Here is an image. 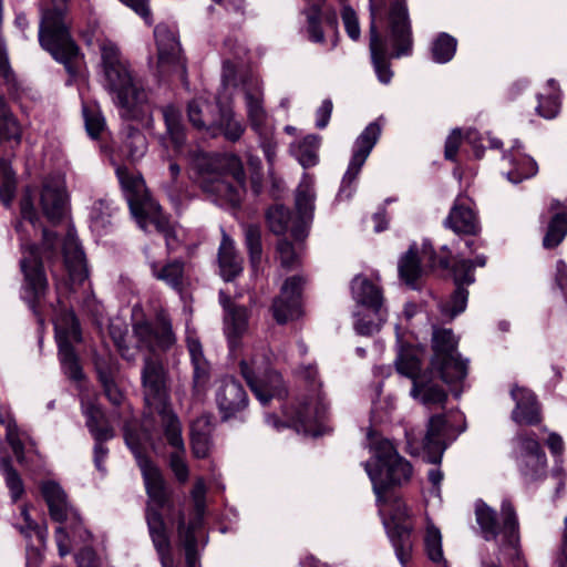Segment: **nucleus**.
<instances>
[{
    "mask_svg": "<svg viewBox=\"0 0 567 567\" xmlns=\"http://www.w3.org/2000/svg\"><path fill=\"white\" fill-rule=\"evenodd\" d=\"M424 550L427 558L434 564L444 563V566L447 567V561L444 559L443 548H442V535L437 527L431 525L425 530L424 536Z\"/></svg>",
    "mask_w": 567,
    "mask_h": 567,
    "instance_id": "53",
    "label": "nucleus"
},
{
    "mask_svg": "<svg viewBox=\"0 0 567 567\" xmlns=\"http://www.w3.org/2000/svg\"><path fill=\"white\" fill-rule=\"evenodd\" d=\"M17 193V176L12 168H4V175L0 179V202L10 207Z\"/></svg>",
    "mask_w": 567,
    "mask_h": 567,
    "instance_id": "62",
    "label": "nucleus"
},
{
    "mask_svg": "<svg viewBox=\"0 0 567 567\" xmlns=\"http://www.w3.org/2000/svg\"><path fill=\"white\" fill-rule=\"evenodd\" d=\"M124 440L141 470L150 503L161 507H173L174 492L166 482L162 470L146 454L138 432L125 430Z\"/></svg>",
    "mask_w": 567,
    "mask_h": 567,
    "instance_id": "7",
    "label": "nucleus"
},
{
    "mask_svg": "<svg viewBox=\"0 0 567 567\" xmlns=\"http://www.w3.org/2000/svg\"><path fill=\"white\" fill-rule=\"evenodd\" d=\"M259 138V145L262 150L266 161L272 165L277 155V141L275 138V130L272 126L254 131Z\"/></svg>",
    "mask_w": 567,
    "mask_h": 567,
    "instance_id": "61",
    "label": "nucleus"
},
{
    "mask_svg": "<svg viewBox=\"0 0 567 567\" xmlns=\"http://www.w3.org/2000/svg\"><path fill=\"white\" fill-rule=\"evenodd\" d=\"M457 349L458 339L451 328L433 327L427 368L447 385L462 384L468 373V361Z\"/></svg>",
    "mask_w": 567,
    "mask_h": 567,
    "instance_id": "6",
    "label": "nucleus"
},
{
    "mask_svg": "<svg viewBox=\"0 0 567 567\" xmlns=\"http://www.w3.org/2000/svg\"><path fill=\"white\" fill-rule=\"evenodd\" d=\"M165 125L174 151L176 153H182L186 143V128L179 116L166 113Z\"/></svg>",
    "mask_w": 567,
    "mask_h": 567,
    "instance_id": "57",
    "label": "nucleus"
},
{
    "mask_svg": "<svg viewBox=\"0 0 567 567\" xmlns=\"http://www.w3.org/2000/svg\"><path fill=\"white\" fill-rule=\"evenodd\" d=\"M517 447L514 452L515 460L519 457L538 456L545 453L534 431H522L516 435Z\"/></svg>",
    "mask_w": 567,
    "mask_h": 567,
    "instance_id": "51",
    "label": "nucleus"
},
{
    "mask_svg": "<svg viewBox=\"0 0 567 567\" xmlns=\"http://www.w3.org/2000/svg\"><path fill=\"white\" fill-rule=\"evenodd\" d=\"M295 205L298 217L312 218L315 210V194L309 186H298L296 190Z\"/></svg>",
    "mask_w": 567,
    "mask_h": 567,
    "instance_id": "59",
    "label": "nucleus"
},
{
    "mask_svg": "<svg viewBox=\"0 0 567 567\" xmlns=\"http://www.w3.org/2000/svg\"><path fill=\"white\" fill-rule=\"evenodd\" d=\"M547 87L549 92L547 94H537V106L536 112L539 116L546 120L555 118L560 111V89L559 84L555 79L547 81Z\"/></svg>",
    "mask_w": 567,
    "mask_h": 567,
    "instance_id": "39",
    "label": "nucleus"
},
{
    "mask_svg": "<svg viewBox=\"0 0 567 567\" xmlns=\"http://www.w3.org/2000/svg\"><path fill=\"white\" fill-rule=\"evenodd\" d=\"M240 371L256 399L266 406L275 396L274 391L267 383L257 379L245 361L240 362Z\"/></svg>",
    "mask_w": 567,
    "mask_h": 567,
    "instance_id": "50",
    "label": "nucleus"
},
{
    "mask_svg": "<svg viewBox=\"0 0 567 567\" xmlns=\"http://www.w3.org/2000/svg\"><path fill=\"white\" fill-rule=\"evenodd\" d=\"M20 267L24 278V289L29 295V307L35 310L49 288L43 258L37 246L30 248L29 257L20 260Z\"/></svg>",
    "mask_w": 567,
    "mask_h": 567,
    "instance_id": "11",
    "label": "nucleus"
},
{
    "mask_svg": "<svg viewBox=\"0 0 567 567\" xmlns=\"http://www.w3.org/2000/svg\"><path fill=\"white\" fill-rule=\"evenodd\" d=\"M22 131L17 117L9 110L7 103L0 100V145L10 144L12 148L21 143Z\"/></svg>",
    "mask_w": 567,
    "mask_h": 567,
    "instance_id": "35",
    "label": "nucleus"
},
{
    "mask_svg": "<svg viewBox=\"0 0 567 567\" xmlns=\"http://www.w3.org/2000/svg\"><path fill=\"white\" fill-rule=\"evenodd\" d=\"M389 31L395 41L394 56H410L413 52L412 24L406 0H392L388 13Z\"/></svg>",
    "mask_w": 567,
    "mask_h": 567,
    "instance_id": "13",
    "label": "nucleus"
},
{
    "mask_svg": "<svg viewBox=\"0 0 567 567\" xmlns=\"http://www.w3.org/2000/svg\"><path fill=\"white\" fill-rule=\"evenodd\" d=\"M41 494L45 501L52 520L63 524L68 519L66 494L55 481H47L41 485Z\"/></svg>",
    "mask_w": 567,
    "mask_h": 567,
    "instance_id": "31",
    "label": "nucleus"
},
{
    "mask_svg": "<svg viewBox=\"0 0 567 567\" xmlns=\"http://www.w3.org/2000/svg\"><path fill=\"white\" fill-rule=\"evenodd\" d=\"M153 276L161 281H164L174 290L181 292L184 288V272L185 262L181 259H173L165 264L162 268H157L154 262L151 266Z\"/></svg>",
    "mask_w": 567,
    "mask_h": 567,
    "instance_id": "38",
    "label": "nucleus"
},
{
    "mask_svg": "<svg viewBox=\"0 0 567 567\" xmlns=\"http://www.w3.org/2000/svg\"><path fill=\"white\" fill-rule=\"evenodd\" d=\"M351 289L358 303L378 313L383 305L382 289L368 278L357 276Z\"/></svg>",
    "mask_w": 567,
    "mask_h": 567,
    "instance_id": "32",
    "label": "nucleus"
},
{
    "mask_svg": "<svg viewBox=\"0 0 567 567\" xmlns=\"http://www.w3.org/2000/svg\"><path fill=\"white\" fill-rule=\"evenodd\" d=\"M421 360L408 342L401 343L395 359V369L399 374L414 380H419L422 375Z\"/></svg>",
    "mask_w": 567,
    "mask_h": 567,
    "instance_id": "37",
    "label": "nucleus"
},
{
    "mask_svg": "<svg viewBox=\"0 0 567 567\" xmlns=\"http://www.w3.org/2000/svg\"><path fill=\"white\" fill-rule=\"evenodd\" d=\"M320 142L321 137L319 135L309 134L299 142L295 150V156L305 169L311 168L318 164V148Z\"/></svg>",
    "mask_w": 567,
    "mask_h": 567,
    "instance_id": "46",
    "label": "nucleus"
},
{
    "mask_svg": "<svg viewBox=\"0 0 567 567\" xmlns=\"http://www.w3.org/2000/svg\"><path fill=\"white\" fill-rule=\"evenodd\" d=\"M141 214L132 216L142 229H146L147 225L152 224L165 239L175 238V230L169 216L164 213L162 206L154 198L141 207Z\"/></svg>",
    "mask_w": 567,
    "mask_h": 567,
    "instance_id": "28",
    "label": "nucleus"
},
{
    "mask_svg": "<svg viewBox=\"0 0 567 567\" xmlns=\"http://www.w3.org/2000/svg\"><path fill=\"white\" fill-rule=\"evenodd\" d=\"M206 109L214 111L209 124V135L212 137L221 135L233 143L240 140L245 132V126L241 122L235 120V114L230 107L217 102L214 105H206Z\"/></svg>",
    "mask_w": 567,
    "mask_h": 567,
    "instance_id": "23",
    "label": "nucleus"
},
{
    "mask_svg": "<svg viewBox=\"0 0 567 567\" xmlns=\"http://www.w3.org/2000/svg\"><path fill=\"white\" fill-rule=\"evenodd\" d=\"M217 260L220 276L226 282L234 281L244 270L243 259L238 256L235 241L225 233L218 248Z\"/></svg>",
    "mask_w": 567,
    "mask_h": 567,
    "instance_id": "29",
    "label": "nucleus"
},
{
    "mask_svg": "<svg viewBox=\"0 0 567 567\" xmlns=\"http://www.w3.org/2000/svg\"><path fill=\"white\" fill-rule=\"evenodd\" d=\"M62 322L64 324L63 328L59 329L58 327H55V339L58 340L59 336H64L65 331H68L69 340L71 337L76 343L82 342L83 337L81 323L73 309L66 310L63 313Z\"/></svg>",
    "mask_w": 567,
    "mask_h": 567,
    "instance_id": "60",
    "label": "nucleus"
},
{
    "mask_svg": "<svg viewBox=\"0 0 567 567\" xmlns=\"http://www.w3.org/2000/svg\"><path fill=\"white\" fill-rule=\"evenodd\" d=\"M141 381L145 405L159 416L168 445L184 452L183 426L179 416L173 410L167 370L161 361L146 358Z\"/></svg>",
    "mask_w": 567,
    "mask_h": 567,
    "instance_id": "2",
    "label": "nucleus"
},
{
    "mask_svg": "<svg viewBox=\"0 0 567 567\" xmlns=\"http://www.w3.org/2000/svg\"><path fill=\"white\" fill-rule=\"evenodd\" d=\"M245 100L247 105V116L251 130L259 131L268 127L267 113L264 109L262 100L250 91L245 93Z\"/></svg>",
    "mask_w": 567,
    "mask_h": 567,
    "instance_id": "48",
    "label": "nucleus"
},
{
    "mask_svg": "<svg viewBox=\"0 0 567 567\" xmlns=\"http://www.w3.org/2000/svg\"><path fill=\"white\" fill-rule=\"evenodd\" d=\"M83 414L86 419V427L94 440L93 463L101 473H106L105 461L109 457L110 450L105 442L115 436L113 426L107 422L104 410L96 403H89Z\"/></svg>",
    "mask_w": 567,
    "mask_h": 567,
    "instance_id": "9",
    "label": "nucleus"
},
{
    "mask_svg": "<svg viewBox=\"0 0 567 567\" xmlns=\"http://www.w3.org/2000/svg\"><path fill=\"white\" fill-rule=\"evenodd\" d=\"M83 116L87 135L92 140H100L106 130L105 118L102 113L99 110L84 106Z\"/></svg>",
    "mask_w": 567,
    "mask_h": 567,
    "instance_id": "58",
    "label": "nucleus"
},
{
    "mask_svg": "<svg viewBox=\"0 0 567 567\" xmlns=\"http://www.w3.org/2000/svg\"><path fill=\"white\" fill-rule=\"evenodd\" d=\"M63 264L68 272L64 282L69 292L75 291V286L82 287L89 279V267L83 247L76 239H68L63 246Z\"/></svg>",
    "mask_w": 567,
    "mask_h": 567,
    "instance_id": "21",
    "label": "nucleus"
},
{
    "mask_svg": "<svg viewBox=\"0 0 567 567\" xmlns=\"http://www.w3.org/2000/svg\"><path fill=\"white\" fill-rule=\"evenodd\" d=\"M457 39L446 32H440L431 44V59L437 64L449 63L457 50Z\"/></svg>",
    "mask_w": 567,
    "mask_h": 567,
    "instance_id": "43",
    "label": "nucleus"
},
{
    "mask_svg": "<svg viewBox=\"0 0 567 567\" xmlns=\"http://www.w3.org/2000/svg\"><path fill=\"white\" fill-rule=\"evenodd\" d=\"M174 508V504L173 507H161L150 503L145 513L150 536L159 556L162 567H175L172 556L171 539L162 514L163 509L173 511Z\"/></svg>",
    "mask_w": 567,
    "mask_h": 567,
    "instance_id": "15",
    "label": "nucleus"
},
{
    "mask_svg": "<svg viewBox=\"0 0 567 567\" xmlns=\"http://www.w3.org/2000/svg\"><path fill=\"white\" fill-rule=\"evenodd\" d=\"M245 244L248 251L249 262L254 271L261 265L262 243L261 231L258 225L249 224L245 229Z\"/></svg>",
    "mask_w": 567,
    "mask_h": 567,
    "instance_id": "47",
    "label": "nucleus"
},
{
    "mask_svg": "<svg viewBox=\"0 0 567 567\" xmlns=\"http://www.w3.org/2000/svg\"><path fill=\"white\" fill-rule=\"evenodd\" d=\"M265 220L269 230L277 235H285L292 221V212L284 204L270 205L265 212Z\"/></svg>",
    "mask_w": 567,
    "mask_h": 567,
    "instance_id": "42",
    "label": "nucleus"
},
{
    "mask_svg": "<svg viewBox=\"0 0 567 567\" xmlns=\"http://www.w3.org/2000/svg\"><path fill=\"white\" fill-rule=\"evenodd\" d=\"M104 85L115 96L116 104L124 111V116L137 120L141 116L140 104L144 92L134 81L128 65L123 62L116 50L102 51Z\"/></svg>",
    "mask_w": 567,
    "mask_h": 567,
    "instance_id": "5",
    "label": "nucleus"
},
{
    "mask_svg": "<svg viewBox=\"0 0 567 567\" xmlns=\"http://www.w3.org/2000/svg\"><path fill=\"white\" fill-rule=\"evenodd\" d=\"M439 375L436 372L430 371L426 368L419 380H414L411 395L415 399L421 396V402L424 405L442 404L447 401V392L437 383L434 382Z\"/></svg>",
    "mask_w": 567,
    "mask_h": 567,
    "instance_id": "27",
    "label": "nucleus"
},
{
    "mask_svg": "<svg viewBox=\"0 0 567 567\" xmlns=\"http://www.w3.org/2000/svg\"><path fill=\"white\" fill-rule=\"evenodd\" d=\"M422 252L432 271H441L444 278H452L455 286L449 299L440 303V312L451 320L463 313L467 307V286L475 282L474 265L467 259H454L451 249L443 246L437 252L431 243H424Z\"/></svg>",
    "mask_w": 567,
    "mask_h": 567,
    "instance_id": "3",
    "label": "nucleus"
},
{
    "mask_svg": "<svg viewBox=\"0 0 567 567\" xmlns=\"http://www.w3.org/2000/svg\"><path fill=\"white\" fill-rule=\"evenodd\" d=\"M1 466L3 468L6 485L10 492L11 499L13 503H17L25 493L24 483L9 457L1 458Z\"/></svg>",
    "mask_w": 567,
    "mask_h": 567,
    "instance_id": "54",
    "label": "nucleus"
},
{
    "mask_svg": "<svg viewBox=\"0 0 567 567\" xmlns=\"http://www.w3.org/2000/svg\"><path fill=\"white\" fill-rule=\"evenodd\" d=\"M511 398L515 402L511 413L513 422L520 426H537L542 423V403L533 390L515 384L511 390Z\"/></svg>",
    "mask_w": 567,
    "mask_h": 567,
    "instance_id": "17",
    "label": "nucleus"
},
{
    "mask_svg": "<svg viewBox=\"0 0 567 567\" xmlns=\"http://www.w3.org/2000/svg\"><path fill=\"white\" fill-rule=\"evenodd\" d=\"M364 164L350 158L348 168L342 177L339 192L337 194L338 200H349L352 198L357 189V179Z\"/></svg>",
    "mask_w": 567,
    "mask_h": 567,
    "instance_id": "55",
    "label": "nucleus"
},
{
    "mask_svg": "<svg viewBox=\"0 0 567 567\" xmlns=\"http://www.w3.org/2000/svg\"><path fill=\"white\" fill-rule=\"evenodd\" d=\"M115 174L128 204L131 214H141V207L145 206V204L153 198L152 194L146 188L143 176L141 174H131L125 165H117Z\"/></svg>",
    "mask_w": 567,
    "mask_h": 567,
    "instance_id": "22",
    "label": "nucleus"
},
{
    "mask_svg": "<svg viewBox=\"0 0 567 567\" xmlns=\"http://www.w3.org/2000/svg\"><path fill=\"white\" fill-rule=\"evenodd\" d=\"M502 514V553L512 567H528L525 560L519 535V522L516 509L509 499H504L501 505Z\"/></svg>",
    "mask_w": 567,
    "mask_h": 567,
    "instance_id": "12",
    "label": "nucleus"
},
{
    "mask_svg": "<svg viewBox=\"0 0 567 567\" xmlns=\"http://www.w3.org/2000/svg\"><path fill=\"white\" fill-rule=\"evenodd\" d=\"M66 200L68 194L63 188L52 184L43 185L40 193V207L43 216L52 226L62 223Z\"/></svg>",
    "mask_w": 567,
    "mask_h": 567,
    "instance_id": "26",
    "label": "nucleus"
},
{
    "mask_svg": "<svg viewBox=\"0 0 567 567\" xmlns=\"http://www.w3.org/2000/svg\"><path fill=\"white\" fill-rule=\"evenodd\" d=\"M245 100L247 105V116L251 130L259 131L268 127L267 113L264 109L262 100L250 91L245 93Z\"/></svg>",
    "mask_w": 567,
    "mask_h": 567,
    "instance_id": "49",
    "label": "nucleus"
},
{
    "mask_svg": "<svg viewBox=\"0 0 567 567\" xmlns=\"http://www.w3.org/2000/svg\"><path fill=\"white\" fill-rule=\"evenodd\" d=\"M133 331L138 341L152 351L155 348L167 351L176 342L171 320L165 317L158 318V328H155L151 321L144 319L133 324Z\"/></svg>",
    "mask_w": 567,
    "mask_h": 567,
    "instance_id": "18",
    "label": "nucleus"
},
{
    "mask_svg": "<svg viewBox=\"0 0 567 567\" xmlns=\"http://www.w3.org/2000/svg\"><path fill=\"white\" fill-rule=\"evenodd\" d=\"M207 103L203 106L197 101H190L187 105V116L189 123L198 131H205L209 134V124L214 111L206 109Z\"/></svg>",
    "mask_w": 567,
    "mask_h": 567,
    "instance_id": "56",
    "label": "nucleus"
},
{
    "mask_svg": "<svg viewBox=\"0 0 567 567\" xmlns=\"http://www.w3.org/2000/svg\"><path fill=\"white\" fill-rule=\"evenodd\" d=\"M58 351L61 365L68 377L75 382L83 381L85 374L76 350L71 340L68 339V331H65L64 336L58 337Z\"/></svg>",
    "mask_w": 567,
    "mask_h": 567,
    "instance_id": "33",
    "label": "nucleus"
},
{
    "mask_svg": "<svg viewBox=\"0 0 567 567\" xmlns=\"http://www.w3.org/2000/svg\"><path fill=\"white\" fill-rule=\"evenodd\" d=\"M408 517V509L404 507L402 513L393 515L386 524L388 536L402 567H409L413 551V526L406 523Z\"/></svg>",
    "mask_w": 567,
    "mask_h": 567,
    "instance_id": "19",
    "label": "nucleus"
},
{
    "mask_svg": "<svg viewBox=\"0 0 567 567\" xmlns=\"http://www.w3.org/2000/svg\"><path fill=\"white\" fill-rule=\"evenodd\" d=\"M177 538L183 549L197 548L196 532L186 527V516L184 511H178L177 513Z\"/></svg>",
    "mask_w": 567,
    "mask_h": 567,
    "instance_id": "63",
    "label": "nucleus"
},
{
    "mask_svg": "<svg viewBox=\"0 0 567 567\" xmlns=\"http://www.w3.org/2000/svg\"><path fill=\"white\" fill-rule=\"evenodd\" d=\"M400 280L412 290H420V279L423 275L422 261L415 243L400 257L398 262Z\"/></svg>",
    "mask_w": 567,
    "mask_h": 567,
    "instance_id": "30",
    "label": "nucleus"
},
{
    "mask_svg": "<svg viewBox=\"0 0 567 567\" xmlns=\"http://www.w3.org/2000/svg\"><path fill=\"white\" fill-rule=\"evenodd\" d=\"M227 315L229 339H241L248 327V312L246 307L230 305Z\"/></svg>",
    "mask_w": 567,
    "mask_h": 567,
    "instance_id": "52",
    "label": "nucleus"
},
{
    "mask_svg": "<svg viewBox=\"0 0 567 567\" xmlns=\"http://www.w3.org/2000/svg\"><path fill=\"white\" fill-rule=\"evenodd\" d=\"M216 402L223 421L235 417L248 405V394L235 377H226L216 393Z\"/></svg>",
    "mask_w": 567,
    "mask_h": 567,
    "instance_id": "20",
    "label": "nucleus"
},
{
    "mask_svg": "<svg viewBox=\"0 0 567 567\" xmlns=\"http://www.w3.org/2000/svg\"><path fill=\"white\" fill-rule=\"evenodd\" d=\"M323 2L324 0L312 2L303 10L307 18L308 39L313 43L324 42V32L322 30Z\"/></svg>",
    "mask_w": 567,
    "mask_h": 567,
    "instance_id": "45",
    "label": "nucleus"
},
{
    "mask_svg": "<svg viewBox=\"0 0 567 567\" xmlns=\"http://www.w3.org/2000/svg\"><path fill=\"white\" fill-rule=\"evenodd\" d=\"M512 168L507 173V179L513 184H519L537 175L538 164L529 155L523 153L513 154L509 158Z\"/></svg>",
    "mask_w": 567,
    "mask_h": 567,
    "instance_id": "40",
    "label": "nucleus"
},
{
    "mask_svg": "<svg viewBox=\"0 0 567 567\" xmlns=\"http://www.w3.org/2000/svg\"><path fill=\"white\" fill-rule=\"evenodd\" d=\"M475 516L486 540L495 539L502 533L496 511L483 501L476 504Z\"/></svg>",
    "mask_w": 567,
    "mask_h": 567,
    "instance_id": "44",
    "label": "nucleus"
},
{
    "mask_svg": "<svg viewBox=\"0 0 567 567\" xmlns=\"http://www.w3.org/2000/svg\"><path fill=\"white\" fill-rule=\"evenodd\" d=\"M520 476L526 484L542 482L547 477V456L540 453L538 456L516 458Z\"/></svg>",
    "mask_w": 567,
    "mask_h": 567,
    "instance_id": "36",
    "label": "nucleus"
},
{
    "mask_svg": "<svg viewBox=\"0 0 567 567\" xmlns=\"http://www.w3.org/2000/svg\"><path fill=\"white\" fill-rule=\"evenodd\" d=\"M381 133L382 124L381 117H379L375 121L369 123L357 137L353 144L351 158L364 164L373 147L380 140Z\"/></svg>",
    "mask_w": 567,
    "mask_h": 567,
    "instance_id": "34",
    "label": "nucleus"
},
{
    "mask_svg": "<svg viewBox=\"0 0 567 567\" xmlns=\"http://www.w3.org/2000/svg\"><path fill=\"white\" fill-rule=\"evenodd\" d=\"M444 226L458 236H478L482 230L477 213L460 199L451 207Z\"/></svg>",
    "mask_w": 567,
    "mask_h": 567,
    "instance_id": "24",
    "label": "nucleus"
},
{
    "mask_svg": "<svg viewBox=\"0 0 567 567\" xmlns=\"http://www.w3.org/2000/svg\"><path fill=\"white\" fill-rule=\"evenodd\" d=\"M386 7L385 0H369V8H370V28H369V35H370V54H371V63L373 65L374 72L377 74L378 80L382 84H389L393 78V71L391 69V59H400L401 56H394V52L396 50L395 41L392 35L391 42H392V51L389 52L388 49V42L386 39L381 34V32L378 29L375 19L377 14L383 11ZM389 34H391L389 32Z\"/></svg>",
    "mask_w": 567,
    "mask_h": 567,
    "instance_id": "8",
    "label": "nucleus"
},
{
    "mask_svg": "<svg viewBox=\"0 0 567 567\" xmlns=\"http://www.w3.org/2000/svg\"><path fill=\"white\" fill-rule=\"evenodd\" d=\"M69 1L52 0L53 6L42 10L38 41L43 51L62 64L72 79H76L80 75L79 61L84 60V53L65 22Z\"/></svg>",
    "mask_w": 567,
    "mask_h": 567,
    "instance_id": "1",
    "label": "nucleus"
},
{
    "mask_svg": "<svg viewBox=\"0 0 567 567\" xmlns=\"http://www.w3.org/2000/svg\"><path fill=\"white\" fill-rule=\"evenodd\" d=\"M158 64L181 69L186 73V63L182 54L181 43L171 30L156 28L154 31Z\"/></svg>",
    "mask_w": 567,
    "mask_h": 567,
    "instance_id": "25",
    "label": "nucleus"
},
{
    "mask_svg": "<svg viewBox=\"0 0 567 567\" xmlns=\"http://www.w3.org/2000/svg\"><path fill=\"white\" fill-rule=\"evenodd\" d=\"M286 420H282L276 413L266 414V423L277 431L292 429L298 433H305L318 437L322 435V426L311 413L310 403L307 401L298 402L284 410Z\"/></svg>",
    "mask_w": 567,
    "mask_h": 567,
    "instance_id": "10",
    "label": "nucleus"
},
{
    "mask_svg": "<svg viewBox=\"0 0 567 567\" xmlns=\"http://www.w3.org/2000/svg\"><path fill=\"white\" fill-rule=\"evenodd\" d=\"M374 458L373 465L364 463V470L372 483L377 503L385 504L388 493L411 480L413 467L388 439L375 444Z\"/></svg>",
    "mask_w": 567,
    "mask_h": 567,
    "instance_id": "4",
    "label": "nucleus"
},
{
    "mask_svg": "<svg viewBox=\"0 0 567 567\" xmlns=\"http://www.w3.org/2000/svg\"><path fill=\"white\" fill-rule=\"evenodd\" d=\"M305 279L300 275L288 277L281 286V297L275 298L271 309L278 324H286L300 311Z\"/></svg>",
    "mask_w": 567,
    "mask_h": 567,
    "instance_id": "14",
    "label": "nucleus"
},
{
    "mask_svg": "<svg viewBox=\"0 0 567 567\" xmlns=\"http://www.w3.org/2000/svg\"><path fill=\"white\" fill-rule=\"evenodd\" d=\"M446 444L441 439L424 437L423 452L424 460L434 465H440L443 458Z\"/></svg>",
    "mask_w": 567,
    "mask_h": 567,
    "instance_id": "64",
    "label": "nucleus"
},
{
    "mask_svg": "<svg viewBox=\"0 0 567 567\" xmlns=\"http://www.w3.org/2000/svg\"><path fill=\"white\" fill-rule=\"evenodd\" d=\"M147 138L142 130L132 124H126L121 131V143L102 144L101 148L111 156L116 155L121 161L135 163L147 151Z\"/></svg>",
    "mask_w": 567,
    "mask_h": 567,
    "instance_id": "16",
    "label": "nucleus"
},
{
    "mask_svg": "<svg viewBox=\"0 0 567 567\" xmlns=\"http://www.w3.org/2000/svg\"><path fill=\"white\" fill-rule=\"evenodd\" d=\"M567 236V210L556 212L548 220L543 247L547 250L557 248Z\"/></svg>",
    "mask_w": 567,
    "mask_h": 567,
    "instance_id": "41",
    "label": "nucleus"
}]
</instances>
